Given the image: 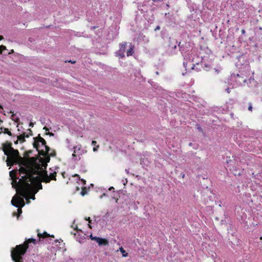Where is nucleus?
Segmentation results:
<instances>
[{
    "instance_id": "46",
    "label": "nucleus",
    "mask_w": 262,
    "mask_h": 262,
    "mask_svg": "<svg viewBox=\"0 0 262 262\" xmlns=\"http://www.w3.org/2000/svg\"><path fill=\"white\" fill-rule=\"evenodd\" d=\"M242 32H243V33H244V32H245V30H242Z\"/></svg>"
},
{
    "instance_id": "48",
    "label": "nucleus",
    "mask_w": 262,
    "mask_h": 262,
    "mask_svg": "<svg viewBox=\"0 0 262 262\" xmlns=\"http://www.w3.org/2000/svg\"><path fill=\"white\" fill-rule=\"evenodd\" d=\"M176 47H177V46H176V45H175L174 47V48L175 49V48H176Z\"/></svg>"
},
{
    "instance_id": "3",
    "label": "nucleus",
    "mask_w": 262,
    "mask_h": 262,
    "mask_svg": "<svg viewBox=\"0 0 262 262\" xmlns=\"http://www.w3.org/2000/svg\"><path fill=\"white\" fill-rule=\"evenodd\" d=\"M8 156L6 162L7 166H11L14 164H19L20 166V168L22 166L25 167V166L24 165V162L28 161L29 158L27 160H24L23 158L21 157L19 155L18 150L17 149H14L13 147L10 148V150L9 151L8 155H6Z\"/></svg>"
},
{
    "instance_id": "38",
    "label": "nucleus",
    "mask_w": 262,
    "mask_h": 262,
    "mask_svg": "<svg viewBox=\"0 0 262 262\" xmlns=\"http://www.w3.org/2000/svg\"><path fill=\"white\" fill-rule=\"evenodd\" d=\"M226 91L228 94L230 93V90L229 88L226 89Z\"/></svg>"
},
{
    "instance_id": "4",
    "label": "nucleus",
    "mask_w": 262,
    "mask_h": 262,
    "mask_svg": "<svg viewBox=\"0 0 262 262\" xmlns=\"http://www.w3.org/2000/svg\"><path fill=\"white\" fill-rule=\"evenodd\" d=\"M11 204L18 208L17 216L22 213L21 208L25 206V202L23 198L19 196H14L11 200Z\"/></svg>"
},
{
    "instance_id": "15",
    "label": "nucleus",
    "mask_w": 262,
    "mask_h": 262,
    "mask_svg": "<svg viewBox=\"0 0 262 262\" xmlns=\"http://www.w3.org/2000/svg\"><path fill=\"white\" fill-rule=\"evenodd\" d=\"M37 236H38V237L39 238H47V237H49L54 238V235H51L49 234H48L47 232H45V231L43 233H40L38 232Z\"/></svg>"
},
{
    "instance_id": "40",
    "label": "nucleus",
    "mask_w": 262,
    "mask_h": 262,
    "mask_svg": "<svg viewBox=\"0 0 262 262\" xmlns=\"http://www.w3.org/2000/svg\"><path fill=\"white\" fill-rule=\"evenodd\" d=\"M3 39V37L1 35H0V40H2Z\"/></svg>"
},
{
    "instance_id": "25",
    "label": "nucleus",
    "mask_w": 262,
    "mask_h": 262,
    "mask_svg": "<svg viewBox=\"0 0 262 262\" xmlns=\"http://www.w3.org/2000/svg\"><path fill=\"white\" fill-rule=\"evenodd\" d=\"M252 106L251 103H249V107H248V110L250 111H252Z\"/></svg>"
},
{
    "instance_id": "27",
    "label": "nucleus",
    "mask_w": 262,
    "mask_h": 262,
    "mask_svg": "<svg viewBox=\"0 0 262 262\" xmlns=\"http://www.w3.org/2000/svg\"><path fill=\"white\" fill-rule=\"evenodd\" d=\"M56 155V152L54 150H53L52 152H51V153L49 154V156H52V157H53V156H55Z\"/></svg>"
},
{
    "instance_id": "24",
    "label": "nucleus",
    "mask_w": 262,
    "mask_h": 262,
    "mask_svg": "<svg viewBox=\"0 0 262 262\" xmlns=\"http://www.w3.org/2000/svg\"><path fill=\"white\" fill-rule=\"evenodd\" d=\"M11 117H12V119H13V120H14V121H15V122H18L19 121V118H15L14 117V115L13 114L12 115V116H11Z\"/></svg>"
},
{
    "instance_id": "16",
    "label": "nucleus",
    "mask_w": 262,
    "mask_h": 262,
    "mask_svg": "<svg viewBox=\"0 0 262 262\" xmlns=\"http://www.w3.org/2000/svg\"><path fill=\"white\" fill-rule=\"evenodd\" d=\"M37 191V190H34V189H33L32 190H31V191L28 192V193L27 194L26 197H25L27 201V203H29L30 202V201L27 198V196L28 195H30V198L31 199L34 200L35 199V193H36Z\"/></svg>"
},
{
    "instance_id": "2",
    "label": "nucleus",
    "mask_w": 262,
    "mask_h": 262,
    "mask_svg": "<svg viewBox=\"0 0 262 262\" xmlns=\"http://www.w3.org/2000/svg\"><path fill=\"white\" fill-rule=\"evenodd\" d=\"M30 243L35 245L36 239L33 238H29L26 239L23 244L17 245L15 248L12 249L11 256L14 262H23L22 256L26 253L29 248V244Z\"/></svg>"
},
{
    "instance_id": "33",
    "label": "nucleus",
    "mask_w": 262,
    "mask_h": 262,
    "mask_svg": "<svg viewBox=\"0 0 262 262\" xmlns=\"http://www.w3.org/2000/svg\"><path fill=\"white\" fill-rule=\"evenodd\" d=\"M81 182H82V183L84 184H85L86 183V181L84 179H80V180Z\"/></svg>"
},
{
    "instance_id": "17",
    "label": "nucleus",
    "mask_w": 262,
    "mask_h": 262,
    "mask_svg": "<svg viewBox=\"0 0 262 262\" xmlns=\"http://www.w3.org/2000/svg\"><path fill=\"white\" fill-rule=\"evenodd\" d=\"M134 53V45L130 43L129 49L126 52V55L127 56H130L133 55Z\"/></svg>"
},
{
    "instance_id": "14",
    "label": "nucleus",
    "mask_w": 262,
    "mask_h": 262,
    "mask_svg": "<svg viewBox=\"0 0 262 262\" xmlns=\"http://www.w3.org/2000/svg\"><path fill=\"white\" fill-rule=\"evenodd\" d=\"M29 137V135H28V134H27L26 133H23L22 134L18 136L17 138L20 143H23L26 141L25 138Z\"/></svg>"
},
{
    "instance_id": "43",
    "label": "nucleus",
    "mask_w": 262,
    "mask_h": 262,
    "mask_svg": "<svg viewBox=\"0 0 262 262\" xmlns=\"http://www.w3.org/2000/svg\"><path fill=\"white\" fill-rule=\"evenodd\" d=\"M64 172H63V173H62V176H63V178H64Z\"/></svg>"
},
{
    "instance_id": "36",
    "label": "nucleus",
    "mask_w": 262,
    "mask_h": 262,
    "mask_svg": "<svg viewBox=\"0 0 262 262\" xmlns=\"http://www.w3.org/2000/svg\"><path fill=\"white\" fill-rule=\"evenodd\" d=\"M160 26H157V27H156V28H155V31H157V30H160Z\"/></svg>"
},
{
    "instance_id": "6",
    "label": "nucleus",
    "mask_w": 262,
    "mask_h": 262,
    "mask_svg": "<svg viewBox=\"0 0 262 262\" xmlns=\"http://www.w3.org/2000/svg\"><path fill=\"white\" fill-rule=\"evenodd\" d=\"M86 152V151L82 149L81 145H76L73 147L72 158L74 161L80 160L81 159V156Z\"/></svg>"
},
{
    "instance_id": "22",
    "label": "nucleus",
    "mask_w": 262,
    "mask_h": 262,
    "mask_svg": "<svg viewBox=\"0 0 262 262\" xmlns=\"http://www.w3.org/2000/svg\"><path fill=\"white\" fill-rule=\"evenodd\" d=\"M32 153L31 150L27 151L25 153V157L27 158L26 160L28 159L29 157V155Z\"/></svg>"
},
{
    "instance_id": "37",
    "label": "nucleus",
    "mask_w": 262,
    "mask_h": 262,
    "mask_svg": "<svg viewBox=\"0 0 262 262\" xmlns=\"http://www.w3.org/2000/svg\"><path fill=\"white\" fill-rule=\"evenodd\" d=\"M33 126H34V123H32V122H30V123H29V126H30V127H33Z\"/></svg>"
},
{
    "instance_id": "31",
    "label": "nucleus",
    "mask_w": 262,
    "mask_h": 262,
    "mask_svg": "<svg viewBox=\"0 0 262 262\" xmlns=\"http://www.w3.org/2000/svg\"><path fill=\"white\" fill-rule=\"evenodd\" d=\"M96 144H97V142H96V141H94V140L92 141V144L93 146H97V145H96Z\"/></svg>"
},
{
    "instance_id": "1",
    "label": "nucleus",
    "mask_w": 262,
    "mask_h": 262,
    "mask_svg": "<svg viewBox=\"0 0 262 262\" xmlns=\"http://www.w3.org/2000/svg\"><path fill=\"white\" fill-rule=\"evenodd\" d=\"M37 160L35 157L30 158L28 161L24 162L25 167H21L19 169V173L22 177L20 182H24L22 186L23 197H26L27 194L32 190H34L33 186H35L39 189H42V186L41 182L42 176H41V166L37 163Z\"/></svg>"
},
{
    "instance_id": "23",
    "label": "nucleus",
    "mask_w": 262,
    "mask_h": 262,
    "mask_svg": "<svg viewBox=\"0 0 262 262\" xmlns=\"http://www.w3.org/2000/svg\"><path fill=\"white\" fill-rule=\"evenodd\" d=\"M6 47L5 46H0V53H2L3 50H6Z\"/></svg>"
},
{
    "instance_id": "11",
    "label": "nucleus",
    "mask_w": 262,
    "mask_h": 262,
    "mask_svg": "<svg viewBox=\"0 0 262 262\" xmlns=\"http://www.w3.org/2000/svg\"><path fill=\"white\" fill-rule=\"evenodd\" d=\"M90 238L92 240L96 241L99 246H107L108 245V241L106 238L101 237L93 236L92 235H90Z\"/></svg>"
},
{
    "instance_id": "8",
    "label": "nucleus",
    "mask_w": 262,
    "mask_h": 262,
    "mask_svg": "<svg viewBox=\"0 0 262 262\" xmlns=\"http://www.w3.org/2000/svg\"><path fill=\"white\" fill-rule=\"evenodd\" d=\"M38 154L40 156H43V159H40L39 161L42 163V165L39 164L40 166L42 167V166L45 167L46 169L47 166V163H49L50 161V157L49 156V152H47V151H45L43 149H41L40 151H39ZM42 170L43 169L42 168Z\"/></svg>"
},
{
    "instance_id": "44",
    "label": "nucleus",
    "mask_w": 262,
    "mask_h": 262,
    "mask_svg": "<svg viewBox=\"0 0 262 262\" xmlns=\"http://www.w3.org/2000/svg\"><path fill=\"white\" fill-rule=\"evenodd\" d=\"M13 215L14 216V215H16V213H15V212H14V213H13Z\"/></svg>"
},
{
    "instance_id": "35",
    "label": "nucleus",
    "mask_w": 262,
    "mask_h": 262,
    "mask_svg": "<svg viewBox=\"0 0 262 262\" xmlns=\"http://www.w3.org/2000/svg\"><path fill=\"white\" fill-rule=\"evenodd\" d=\"M154 2H161L163 0H152Z\"/></svg>"
},
{
    "instance_id": "18",
    "label": "nucleus",
    "mask_w": 262,
    "mask_h": 262,
    "mask_svg": "<svg viewBox=\"0 0 262 262\" xmlns=\"http://www.w3.org/2000/svg\"><path fill=\"white\" fill-rule=\"evenodd\" d=\"M0 130H1L0 135L2 133H4L5 134H8L10 136H12V134L11 132L7 128H5V127H0Z\"/></svg>"
},
{
    "instance_id": "45",
    "label": "nucleus",
    "mask_w": 262,
    "mask_h": 262,
    "mask_svg": "<svg viewBox=\"0 0 262 262\" xmlns=\"http://www.w3.org/2000/svg\"><path fill=\"white\" fill-rule=\"evenodd\" d=\"M13 50H12V51H11V53H9V54H11V53H13Z\"/></svg>"
},
{
    "instance_id": "12",
    "label": "nucleus",
    "mask_w": 262,
    "mask_h": 262,
    "mask_svg": "<svg viewBox=\"0 0 262 262\" xmlns=\"http://www.w3.org/2000/svg\"><path fill=\"white\" fill-rule=\"evenodd\" d=\"M127 42H124L119 45V50L117 53V55L118 57L123 58L125 56L124 53L126 48Z\"/></svg>"
},
{
    "instance_id": "7",
    "label": "nucleus",
    "mask_w": 262,
    "mask_h": 262,
    "mask_svg": "<svg viewBox=\"0 0 262 262\" xmlns=\"http://www.w3.org/2000/svg\"><path fill=\"white\" fill-rule=\"evenodd\" d=\"M41 172V176H42V181L45 183H49L51 180L56 181V172L54 171L53 172H51L50 173V175L48 176L47 174V171L46 170L44 171L42 170V167L41 166L40 169Z\"/></svg>"
},
{
    "instance_id": "10",
    "label": "nucleus",
    "mask_w": 262,
    "mask_h": 262,
    "mask_svg": "<svg viewBox=\"0 0 262 262\" xmlns=\"http://www.w3.org/2000/svg\"><path fill=\"white\" fill-rule=\"evenodd\" d=\"M76 230L77 234L74 233V235L76 239V241L81 243L83 242L84 239H85V234L83 233V232L80 229H78L77 226H76V228L75 229Z\"/></svg>"
},
{
    "instance_id": "21",
    "label": "nucleus",
    "mask_w": 262,
    "mask_h": 262,
    "mask_svg": "<svg viewBox=\"0 0 262 262\" xmlns=\"http://www.w3.org/2000/svg\"><path fill=\"white\" fill-rule=\"evenodd\" d=\"M43 129L44 130H45L46 132H47L46 133V135H50V136H53V135H54V134H53V133H50V132H49V129L47 127L45 126V127H43Z\"/></svg>"
},
{
    "instance_id": "29",
    "label": "nucleus",
    "mask_w": 262,
    "mask_h": 262,
    "mask_svg": "<svg viewBox=\"0 0 262 262\" xmlns=\"http://www.w3.org/2000/svg\"><path fill=\"white\" fill-rule=\"evenodd\" d=\"M85 188H83L82 190V191L81 192L82 195H84L86 193V191L85 190Z\"/></svg>"
},
{
    "instance_id": "34",
    "label": "nucleus",
    "mask_w": 262,
    "mask_h": 262,
    "mask_svg": "<svg viewBox=\"0 0 262 262\" xmlns=\"http://www.w3.org/2000/svg\"><path fill=\"white\" fill-rule=\"evenodd\" d=\"M71 62V63H75L76 62V61H72V60H68V61H66V62Z\"/></svg>"
},
{
    "instance_id": "13",
    "label": "nucleus",
    "mask_w": 262,
    "mask_h": 262,
    "mask_svg": "<svg viewBox=\"0 0 262 262\" xmlns=\"http://www.w3.org/2000/svg\"><path fill=\"white\" fill-rule=\"evenodd\" d=\"M3 150L4 152L5 155H8L10 148H12V143L10 142L6 141L5 143L2 144Z\"/></svg>"
},
{
    "instance_id": "19",
    "label": "nucleus",
    "mask_w": 262,
    "mask_h": 262,
    "mask_svg": "<svg viewBox=\"0 0 262 262\" xmlns=\"http://www.w3.org/2000/svg\"><path fill=\"white\" fill-rule=\"evenodd\" d=\"M17 170H13L9 172L10 177H11V179H14V178H17L16 176V173L17 172Z\"/></svg>"
},
{
    "instance_id": "42",
    "label": "nucleus",
    "mask_w": 262,
    "mask_h": 262,
    "mask_svg": "<svg viewBox=\"0 0 262 262\" xmlns=\"http://www.w3.org/2000/svg\"><path fill=\"white\" fill-rule=\"evenodd\" d=\"M182 178H184L185 177V174H184V173L182 174Z\"/></svg>"
},
{
    "instance_id": "5",
    "label": "nucleus",
    "mask_w": 262,
    "mask_h": 262,
    "mask_svg": "<svg viewBox=\"0 0 262 262\" xmlns=\"http://www.w3.org/2000/svg\"><path fill=\"white\" fill-rule=\"evenodd\" d=\"M34 143H33V147L36 149V150L39 152V151H40L41 149H39L40 146L39 143H41V146H43L45 148V150L47 151V152H49L50 148V147L47 146V143L46 140L41 137L40 136V135H39L37 137L34 138Z\"/></svg>"
},
{
    "instance_id": "41",
    "label": "nucleus",
    "mask_w": 262,
    "mask_h": 262,
    "mask_svg": "<svg viewBox=\"0 0 262 262\" xmlns=\"http://www.w3.org/2000/svg\"><path fill=\"white\" fill-rule=\"evenodd\" d=\"M89 221V223H91L90 217H89L88 219H86Z\"/></svg>"
},
{
    "instance_id": "20",
    "label": "nucleus",
    "mask_w": 262,
    "mask_h": 262,
    "mask_svg": "<svg viewBox=\"0 0 262 262\" xmlns=\"http://www.w3.org/2000/svg\"><path fill=\"white\" fill-rule=\"evenodd\" d=\"M119 250L120 252L122 253V256L123 257H127L128 256V253L125 252L123 247H121L120 248H119Z\"/></svg>"
},
{
    "instance_id": "28",
    "label": "nucleus",
    "mask_w": 262,
    "mask_h": 262,
    "mask_svg": "<svg viewBox=\"0 0 262 262\" xmlns=\"http://www.w3.org/2000/svg\"><path fill=\"white\" fill-rule=\"evenodd\" d=\"M99 145H98L96 146H95V147H94L93 151H96L97 150V148H99Z\"/></svg>"
},
{
    "instance_id": "9",
    "label": "nucleus",
    "mask_w": 262,
    "mask_h": 262,
    "mask_svg": "<svg viewBox=\"0 0 262 262\" xmlns=\"http://www.w3.org/2000/svg\"><path fill=\"white\" fill-rule=\"evenodd\" d=\"M23 175V176H24V174H22ZM22 177L23 176H21V178L19 179L18 182L17 181V178H14V179H12V186L13 187H14V188H18V192L19 193L20 195L23 196V189H22V186H21V185H23V183L24 182H20V181L21 180V179H22Z\"/></svg>"
},
{
    "instance_id": "32",
    "label": "nucleus",
    "mask_w": 262,
    "mask_h": 262,
    "mask_svg": "<svg viewBox=\"0 0 262 262\" xmlns=\"http://www.w3.org/2000/svg\"><path fill=\"white\" fill-rule=\"evenodd\" d=\"M73 177L78 178V179H79V180H80V177L79 175V174H75L74 175H73Z\"/></svg>"
},
{
    "instance_id": "47",
    "label": "nucleus",
    "mask_w": 262,
    "mask_h": 262,
    "mask_svg": "<svg viewBox=\"0 0 262 262\" xmlns=\"http://www.w3.org/2000/svg\"><path fill=\"white\" fill-rule=\"evenodd\" d=\"M0 108H3V107H2V105H0Z\"/></svg>"
},
{
    "instance_id": "30",
    "label": "nucleus",
    "mask_w": 262,
    "mask_h": 262,
    "mask_svg": "<svg viewBox=\"0 0 262 262\" xmlns=\"http://www.w3.org/2000/svg\"><path fill=\"white\" fill-rule=\"evenodd\" d=\"M197 129L200 131V132H202L203 131V129L201 127V126H200L199 125H197Z\"/></svg>"
},
{
    "instance_id": "39",
    "label": "nucleus",
    "mask_w": 262,
    "mask_h": 262,
    "mask_svg": "<svg viewBox=\"0 0 262 262\" xmlns=\"http://www.w3.org/2000/svg\"><path fill=\"white\" fill-rule=\"evenodd\" d=\"M18 139H17V140H16V141H15V142H14V143H15V144H17L18 143Z\"/></svg>"
},
{
    "instance_id": "26",
    "label": "nucleus",
    "mask_w": 262,
    "mask_h": 262,
    "mask_svg": "<svg viewBox=\"0 0 262 262\" xmlns=\"http://www.w3.org/2000/svg\"><path fill=\"white\" fill-rule=\"evenodd\" d=\"M27 131L28 132V135H29V136H32V135H33L32 130L31 129H30V128L28 129Z\"/></svg>"
}]
</instances>
